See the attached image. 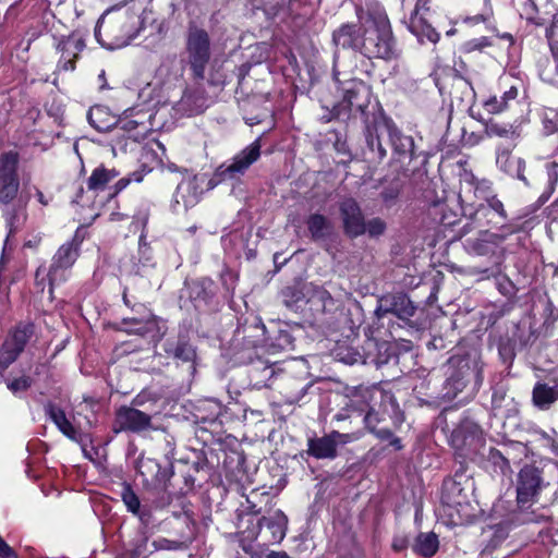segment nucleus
I'll return each mask as SVG.
<instances>
[{
  "label": "nucleus",
  "mask_w": 558,
  "mask_h": 558,
  "mask_svg": "<svg viewBox=\"0 0 558 558\" xmlns=\"http://www.w3.org/2000/svg\"><path fill=\"white\" fill-rule=\"evenodd\" d=\"M137 119H133L131 118L132 114H126L117 122L116 126L118 130L123 131L124 134L134 142L144 140L151 126L149 121L145 120L146 114L137 113Z\"/></svg>",
  "instance_id": "nucleus-25"
},
{
  "label": "nucleus",
  "mask_w": 558,
  "mask_h": 558,
  "mask_svg": "<svg viewBox=\"0 0 558 558\" xmlns=\"http://www.w3.org/2000/svg\"><path fill=\"white\" fill-rule=\"evenodd\" d=\"M143 178H144V170H141V171H134V172L130 173L128 177H124V178L120 179L114 184V193H113V195L120 193L131 182H142Z\"/></svg>",
  "instance_id": "nucleus-55"
},
{
  "label": "nucleus",
  "mask_w": 558,
  "mask_h": 558,
  "mask_svg": "<svg viewBox=\"0 0 558 558\" xmlns=\"http://www.w3.org/2000/svg\"><path fill=\"white\" fill-rule=\"evenodd\" d=\"M330 436L335 440V446L337 449L339 445H345L357 439L355 434H343L337 430H332Z\"/></svg>",
  "instance_id": "nucleus-62"
},
{
  "label": "nucleus",
  "mask_w": 558,
  "mask_h": 558,
  "mask_svg": "<svg viewBox=\"0 0 558 558\" xmlns=\"http://www.w3.org/2000/svg\"><path fill=\"white\" fill-rule=\"evenodd\" d=\"M186 61L184 59L177 60L175 58L169 60L167 63H163L160 68V72L167 71L169 75L172 76L174 81H181L184 75Z\"/></svg>",
  "instance_id": "nucleus-51"
},
{
  "label": "nucleus",
  "mask_w": 558,
  "mask_h": 558,
  "mask_svg": "<svg viewBox=\"0 0 558 558\" xmlns=\"http://www.w3.org/2000/svg\"><path fill=\"white\" fill-rule=\"evenodd\" d=\"M307 453L316 459L333 460L338 456V449L330 433L322 437H313L307 440Z\"/></svg>",
  "instance_id": "nucleus-26"
},
{
  "label": "nucleus",
  "mask_w": 558,
  "mask_h": 558,
  "mask_svg": "<svg viewBox=\"0 0 558 558\" xmlns=\"http://www.w3.org/2000/svg\"><path fill=\"white\" fill-rule=\"evenodd\" d=\"M8 388L13 393H17L20 391H25L32 386V379L28 376H22L20 378H15L14 380L8 383Z\"/></svg>",
  "instance_id": "nucleus-58"
},
{
  "label": "nucleus",
  "mask_w": 558,
  "mask_h": 558,
  "mask_svg": "<svg viewBox=\"0 0 558 558\" xmlns=\"http://www.w3.org/2000/svg\"><path fill=\"white\" fill-rule=\"evenodd\" d=\"M108 113L101 106L92 107L87 113L89 124L99 132H106L110 129L111 124L105 120Z\"/></svg>",
  "instance_id": "nucleus-47"
},
{
  "label": "nucleus",
  "mask_w": 558,
  "mask_h": 558,
  "mask_svg": "<svg viewBox=\"0 0 558 558\" xmlns=\"http://www.w3.org/2000/svg\"><path fill=\"white\" fill-rule=\"evenodd\" d=\"M256 536L257 532L255 530L250 531L247 536L240 539L241 547L251 558H266L269 550L264 545L253 542Z\"/></svg>",
  "instance_id": "nucleus-45"
},
{
  "label": "nucleus",
  "mask_w": 558,
  "mask_h": 558,
  "mask_svg": "<svg viewBox=\"0 0 558 558\" xmlns=\"http://www.w3.org/2000/svg\"><path fill=\"white\" fill-rule=\"evenodd\" d=\"M282 302L287 308L298 312L306 304L307 293H305V283L300 287H287L281 292Z\"/></svg>",
  "instance_id": "nucleus-38"
},
{
  "label": "nucleus",
  "mask_w": 558,
  "mask_h": 558,
  "mask_svg": "<svg viewBox=\"0 0 558 558\" xmlns=\"http://www.w3.org/2000/svg\"><path fill=\"white\" fill-rule=\"evenodd\" d=\"M342 101L333 107V117L345 119L357 114L367 123V108L371 104V87L361 80H349L341 83Z\"/></svg>",
  "instance_id": "nucleus-4"
},
{
  "label": "nucleus",
  "mask_w": 558,
  "mask_h": 558,
  "mask_svg": "<svg viewBox=\"0 0 558 558\" xmlns=\"http://www.w3.org/2000/svg\"><path fill=\"white\" fill-rule=\"evenodd\" d=\"M339 214L343 232L355 239L366 233V220L359 203L352 198H344L339 203Z\"/></svg>",
  "instance_id": "nucleus-13"
},
{
  "label": "nucleus",
  "mask_w": 558,
  "mask_h": 558,
  "mask_svg": "<svg viewBox=\"0 0 558 558\" xmlns=\"http://www.w3.org/2000/svg\"><path fill=\"white\" fill-rule=\"evenodd\" d=\"M119 174V171L114 168L109 169L100 165L93 170L87 180V187L90 191H102L107 184L113 181Z\"/></svg>",
  "instance_id": "nucleus-37"
},
{
  "label": "nucleus",
  "mask_w": 558,
  "mask_h": 558,
  "mask_svg": "<svg viewBox=\"0 0 558 558\" xmlns=\"http://www.w3.org/2000/svg\"><path fill=\"white\" fill-rule=\"evenodd\" d=\"M515 232L512 226H502L497 232L488 229L480 230L475 236H469L463 242L465 252L470 255L484 256L492 259L493 266L486 268L483 272L487 276L500 274V265L505 257L502 243L508 235Z\"/></svg>",
  "instance_id": "nucleus-3"
},
{
  "label": "nucleus",
  "mask_w": 558,
  "mask_h": 558,
  "mask_svg": "<svg viewBox=\"0 0 558 558\" xmlns=\"http://www.w3.org/2000/svg\"><path fill=\"white\" fill-rule=\"evenodd\" d=\"M210 38L206 29L190 24L185 37V61L193 78L202 81L210 61Z\"/></svg>",
  "instance_id": "nucleus-5"
},
{
  "label": "nucleus",
  "mask_w": 558,
  "mask_h": 558,
  "mask_svg": "<svg viewBox=\"0 0 558 558\" xmlns=\"http://www.w3.org/2000/svg\"><path fill=\"white\" fill-rule=\"evenodd\" d=\"M558 401V383L556 379L549 381H537L532 390V402L539 410H548Z\"/></svg>",
  "instance_id": "nucleus-24"
},
{
  "label": "nucleus",
  "mask_w": 558,
  "mask_h": 558,
  "mask_svg": "<svg viewBox=\"0 0 558 558\" xmlns=\"http://www.w3.org/2000/svg\"><path fill=\"white\" fill-rule=\"evenodd\" d=\"M513 398L507 396V389L502 385L494 388L492 395V408L495 415L504 414V411L510 412L513 410Z\"/></svg>",
  "instance_id": "nucleus-43"
},
{
  "label": "nucleus",
  "mask_w": 558,
  "mask_h": 558,
  "mask_svg": "<svg viewBox=\"0 0 558 558\" xmlns=\"http://www.w3.org/2000/svg\"><path fill=\"white\" fill-rule=\"evenodd\" d=\"M130 546V558H146L151 553L148 548V538L143 533L138 534Z\"/></svg>",
  "instance_id": "nucleus-49"
},
{
  "label": "nucleus",
  "mask_w": 558,
  "mask_h": 558,
  "mask_svg": "<svg viewBox=\"0 0 558 558\" xmlns=\"http://www.w3.org/2000/svg\"><path fill=\"white\" fill-rule=\"evenodd\" d=\"M336 355L339 361L349 365L365 364L367 362L365 354L352 347H339Z\"/></svg>",
  "instance_id": "nucleus-48"
},
{
  "label": "nucleus",
  "mask_w": 558,
  "mask_h": 558,
  "mask_svg": "<svg viewBox=\"0 0 558 558\" xmlns=\"http://www.w3.org/2000/svg\"><path fill=\"white\" fill-rule=\"evenodd\" d=\"M364 33L362 28L353 23L342 24L332 34V41L336 47L352 49L362 53Z\"/></svg>",
  "instance_id": "nucleus-20"
},
{
  "label": "nucleus",
  "mask_w": 558,
  "mask_h": 558,
  "mask_svg": "<svg viewBox=\"0 0 558 558\" xmlns=\"http://www.w3.org/2000/svg\"><path fill=\"white\" fill-rule=\"evenodd\" d=\"M138 256L143 266H149L153 262V250L146 242V233H141L138 240Z\"/></svg>",
  "instance_id": "nucleus-54"
},
{
  "label": "nucleus",
  "mask_w": 558,
  "mask_h": 558,
  "mask_svg": "<svg viewBox=\"0 0 558 558\" xmlns=\"http://www.w3.org/2000/svg\"><path fill=\"white\" fill-rule=\"evenodd\" d=\"M17 166V153L8 151L0 157V205L15 202L20 197Z\"/></svg>",
  "instance_id": "nucleus-9"
},
{
  "label": "nucleus",
  "mask_w": 558,
  "mask_h": 558,
  "mask_svg": "<svg viewBox=\"0 0 558 558\" xmlns=\"http://www.w3.org/2000/svg\"><path fill=\"white\" fill-rule=\"evenodd\" d=\"M122 324L125 326L124 330L129 333L144 335L147 331V328L138 318H123Z\"/></svg>",
  "instance_id": "nucleus-57"
},
{
  "label": "nucleus",
  "mask_w": 558,
  "mask_h": 558,
  "mask_svg": "<svg viewBox=\"0 0 558 558\" xmlns=\"http://www.w3.org/2000/svg\"><path fill=\"white\" fill-rule=\"evenodd\" d=\"M121 5H113L108 9L99 19L96 28V36L104 27L107 35L112 39L111 47H121Z\"/></svg>",
  "instance_id": "nucleus-23"
},
{
  "label": "nucleus",
  "mask_w": 558,
  "mask_h": 558,
  "mask_svg": "<svg viewBox=\"0 0 558 558\" xmlns=\"http://www.w3.org/2000/svg\"><path fill=\"white\" fill-rule=\"evenodd\" d=\"M462 482L451 480L445 482L442 488V502L449 507L458 508L468 504V496L463 493Z\"/></svg>",
  "instance_id": "nucleus-35"
},
{
  "label": "nucleus",
  "mask_w": 558,
  "mask_h": 558,
  "mask_svg": "<svg viewBox=\"0 0 558 558\" xmlns=\"http://www.w3.org/2000/svg\"><path fill=\"white\" fill-rule=\"evenodd\" d=\"M367 397H371L369 390H360L345 402L344 407L335 414L333 418L338 422H341L349 418L351 412H357L359 414L364 413V411L367 409Z\"/></svg>",
  "instance_id": "nucleus-36"
},
{
  "label": "nucleus",
  "mask_w": 558,
  "mask_h": 558,
  "mask_svg": "<svg viewBox=\"0 0 558 558\" xmlns=\"http://www.w3.org/2000/svg\"><path fill=\"white\" fill-rule=\"evenodd\" d=\"M28 199V196L20 195L15 202L0 205L2 217L9 231L8 238L21 230L25 225L27 219L26 207Z\"/></svg>",
  "instance_id": "nucleus-18"
},
{
  "label": "nucleus",
  "mask_w": 558,
  "mask_h": 558,
  "mask_svg": "<svg viewBox=\"0 0 558 558\" xmlns=\"http://www.w3.org/2000/svg\"><path fill=\"white\" fill-rule=\"evenodd\" d=\"M305 293H307L306 303H310L312 308L317 312H325L333 305L331 294L323 287L305 282Z\"/></svg>",
  "instance_id": "nucleus-33"
},
{
  "label": "nucleus",
  "mask_w": 558,
  "mask_h": 558,
  "mask_svg": "<svg viewBox=\"0 0 558 558\" xmlns=\"http://www.w3.org/2000/svg\"><path fill=\"white\" fill-rule=\"evenodd\" d=\"M485 132L488 136H497L515 141L520 137V133L515 126L509 123H500L495 120H489L485 124Z\"/></svg>",
  "instance_id": "nucleus-42"
},
{
  "label": "nucleus",
  "mask_w": 558,
  "mask_h": 558,
  "mask_svg": "<svg viewBox=\"0 0 558 558\" xmlns=\"http://www.w3.org/2000/svg\"><path fill=\"white\" fill-rule=\"evenodd\" d=\"M84 48L85 40L81 35L72 33L69 36H62L56 45V49L61 52L58 69L73 71L75 69V60Z\"/></svg>",
  "instance_id": "nucleus-17"
},
{
  "label": "nucleus",
  "mask_w": 558,
  "mask_h": 558,
  "mask_svg": "<svg viewBox=\"0 0 558 558\" xmlns=\"http://www.w3.org/2000/svg\"><path fill=\"white\" fill-rule=\"evenodd\" d=\"M485 202L481 203L473 213V219H484L488 213H492L493 217L500 221V228L507 226L505 223L507 219V213L504 204L496 196H484Z\"/></svg>",
  "instance_id": "nucleus-31"
},
{
  "label": "nucleus",
  "mask_w": 558,
  "mask_h": 558,
  "mask_svg": "<svg viewBox=\"0 0 558 558\" xmlns=\"http://www.w3.org/2000/svg\"><path fill=\"white\" fill-rule=\"evenodd\" d=\"M121 497H122V501L124 502L126 509L130 512H132L134 514H137L140 512V507H141L140 499L130 486L123 487Z\"/></svg>",
  "instance_id": "nucleus-53"
},
{
  "label": "nucleus",
  "mask_w": 558,
  "mask_h": 558,
  "mask_svg": "<svg viewBox=\"0 0 558 558\" xmlns=\"http://www.w3.org/2000/svg\"><path fill=\"white\" fill-rule=\"evenodd\" d=\"M384 128L383 123H373L366 124L365 129V141L369 150L375 155V157L379 160L384 159L387 155L386 149L384 148L380 137H379V129Z\"/></svg>",
  "instance_id": "nucleus-40"
},
{
  "label": "nucleus",
  "mask_w": 558,
  "mask_h": 558,
  "mask_svg": "<svg viewBox=\"0 0 558 558\" xmlns=\"http://www.w3.org/2000/svg\"><path fill=\"white\" fill-rule=\"evenodd\" d=\"M514 341L510 338H501L498 342V354L502 363L510 366L515 357Z\"/></svg>",
  "instance_id": "nucleus-50"
},
{
  "label": "nucleus",
  "mask_w": 558,
  "mask_h": 558,
  "mask_svg": "<svg viewBox=\"0 0 558 558\" xmlns=\"http://www.w3.org/2000/svg\"><path fill=\"white\" fill-rule=\"evenodd\" d=\"M451 446L457 458L475 461L482 449H485V438L481 426L470 420L462 421L450 437Z\"/></svg>",
  "instance_id": "nucleus-6"
},
{
  "label": "nucleus",
  "mask_w": 558,
  "mask_h": 558,
  "mask_svg": "<svg viewBox=\"0 0 558 558\" xmlns=\"http://www.w3.org/2000/svg\"><path fill=\"white\" fill-rule=\"evenodd\" d=\"M549 485L544 476V470L535 464H525L517 477V501L520 508L530 507L536 502L541 493Z\"/></svg>",
  "instance_id": "nucleus-7"
},
{
  "label": "nucleus",
  "mask_w": 558,
  "mask_h": 558,
  "mask_svg": "<svg viewBox=\"0 0 558 558\" xmlns=\"http://www.w3.org/2000/svg\"><path fill=\"white\" fill-rule=\"evenodd\" d=\"M271 345L279 351L293 350L294 338L288 330H279L274 338Z\"/></svg>",
  "instance_id": "nucleus-52"
},
{
  "label": "nucleus",
  "mask_w": 558,
  "mask_h": 558,
  "mask_svg": "<svg viewBox=\"0 0 558 558\" xmlns=\"http://www.w3.org/2000/svg\"><path fill=\"white\" fill-rule=\"evenodd\" d=\"M492 217H493L492 213H488L487 217L484 219H474V221L476 222V227H478L480 229H488V230L492 228H497L499 230L500 221H498L496 218H492Z\"/></svg>",
  "instance_id": "nucleus-63"
},
{
  "label": "nucleus",
  "mask_w": 558,
  "mask_h": 558,
  "mask_svg": "<svg viewBox=\"0 0 558 558\" xmlns=\"http://www.w3.org/2000/svg\"><path fill=\"white\" fill-rule=\"evenodd\" d=\"M78 252L80 243L75 240L66 242L58 248L47 274L51 289L66 280V271L74 265Z\"/></svg>",
  "instance_id": "nucleus-11"
},
{
  "label": "nucleus",
  "mask_w": 558,
  "mask_h": 558,
  "mask_svg": "<svg viewBox=\"0 0 558 558\" xmlns=\"http://www.w3.org/2000/svg\"><path fill=\"white\" fill-rule=\"evenodd\" d=\"M384 126L388 132L393 151L399 159L409 158L411 160L416 157L414 140L411 136L404 135L390 122L385 121Z\"/></svg>",
  "instance_id": "nucleus-22"
},
{
  "label": "nucleus",
  "mask_w": 558,
  "mask_h": 558,
  "mask_svg": "<svg viewBox=\"0 0 558 558\" xmlns=\"http://www.w3.org/2000/svg\"><path fill=\"white\" fill-rule=\"evenodd\" d=\"M260 141L256 140L239 151L231 160L220 165L214 174L217 182L234 180L242 177L247 169L260 157Z\"/></svg>",
  "instance_id": "nucleus-8"
},
{
  "label": "nucleus",
  "mask_w": 558,
  "mask_h": 558,
  "mask_svg": "<svg viewBox=\"0 0 558 558\" xmlns=\"http://www.w3.org/2000/svg\"><path fill=\"white\" fill-rule=\"evenodd\" d=\"M153 429L151 415L134 408L122 405L114 413L112 422V432L141 434Z\"/></svg>",
  "instance_id": "nucleus-10"
},
{
  "label": "nucleus",
  "mask_w": 558,
  "mask_h": 558,
  "mask_svg": "<svg viewBox=\"0 0 558 558\" xmlns=\"http://www.w3.org/2000/svg\"><path fill=\"white\" fill-rule=\"evenodd\" d=\"M189 296L194 303L195 308L209 305L215 296L214 281L204 278L192 282L189 287Z\"/></svg>",
  "instance_id": "nucleus-27"
},
{
  "label": "nucleus",
  "mask_w": 558,
  "mask_h": 558,
  "mask_svg": "<svg viewBox=\"0 0 558 558\" xmlns=\"http://www.w3.org/2000/svg\"><path fill=\"white\" fill-rule=\"evenodd\" d=\"M547 168V177L550 185H554L558 182V162L553 161L546 165Z\"/></svg>",
  "instance_id": "nucleus-64"
},
{
  "label": "nucleus",
  "mask_w": 558,
  "mask_h": 558,
  "mask_svg": "<svg viewBox=\"0 0 558 558\" xmlns=\"http://www.w3.org/2000/svg\"><path fill=\"white\" fill-rule=\"evenodd\" d=\"M496 165L508 175L526 183V179L523 174L525 161L520 157L511 155L508 149H502L497 154Z\"/></svg>",
  "instance_id": "nucleus-28"
},
{
  "label": "nucleus",
  "mask_w": 558,
  "mask_h": 558,
  "mask_svg": "<svg viewBox=\"0 0 558 558\" xmlns=\"http://www.w3.org/2000/svg\"><path fill=\"white\" fill-rule=\"evenodd\" d=\"M359 19L364 27L362 54L367 58H393L395 39L387 15L384 12H374L368 13L364 22L360 14Z\"/></svg>",
  "instance_id": "nucleus-2"
},
{
  "label": "nucleus",
  "mask_w": 558,
  "mask_h": 558,
  "mask_svg": "<svg viewBox=\"0 0 558 558\" xmlns=\"http://www.w3.org/2000/svg\"><path fill=\"white\" fill-rule=\"evenodd\" d=\"M45 413L64 436L71 440L77 441L80 433L66 418V415L62 409L49 402L45 405Z\"/></svg>",
  "instance_id": "nucleus-30"
},
{
  "label": "nucleus",
  "mask_w": 558,
  "mask_h": 558,
  "mask_svg": "<svg viewBox=\"0 0 558 558\" xmlns=\"http://www.w3.org/2000/svg\"><path fill=\"white\" fill-rule=\"evenodd\" d=\"M165 345L166 353L178 361L193 363L196 359L195 348L183 337L174 342L167 341Z\"/></svg>",
  "instance_id": "nucleus-34"
},
{
  "label": "nucleus",
  "mask_w": 558,
  "mask_h": 558,
  "mask_svg": "<svg viewBox=\"0 0 558 558\" xmlns=\"http://www.w3.org/2000/svg\"><path fill=\"white\" fill-rule=\"evenodd\" d=\"M444 368L446 379L439 395L444 401H452L469 385L476 392L483 384V363L476 353L454 354Z\"/></svg>",
  "instance_id": "nucleus-1"
},
{
  "label": "nucleus",
  "mask_w": 558,
  "mask_h": 558,
  "mask_svg": "<svg viewBox=\"0 0 558 558\" xmlns=\"http://www.w3.org/2000/svg\"><path fill=\"white\" fill-rule=\"evenodd\" d=\"M480 454L484 458V468L489 472L500 476L510 475L512 473V469L508 464L504 450L490 447L486 453L481 451Z\"/></svg>",
  "instance_id": "nucleus-29"
},
{
  "label": "nucleus",
  "mask_w": 558,
  "mask_h": 558,
  "mask_svg": "<svg viewBox=\"0 0 558 558\" xmlns=\"http://www.w3.org/2000/svg\"><path fill=\"white\" fill-rule=\"evenodd\" d=\"M33 333V324H21L8 336L0 349V373L16 361Z\"/></svg>",
  "instance_id": "nucleus-12"
},
{
  "label": "nucleus",
  "mask_w": 558,
  "mask_h": 558,
  "mask_svg": "<svg viewBox=\"0 0 558 558\" xmlns=\"http://www.w3.org/2000/svg\"><path fill=\"white\" fill-rule=\"evenodd\" d=\"M502 450L510 466L511 464L520 463L522 459L527 456L529 452L527 446L520 441H511L505 444Z\"/></svg>",
  "instance_id": "nucleus-46"
},
{
  "label": "nucleus",
  "mask_w": 558,
  "mask_h": 558,
  "mask_svg": "<svg viewBox=\"0 0 558 558\" xmlns=\"http://www.w3.org/2000/svg\"><path fill=\"white\" fill-rule=\"evenodd\" d=\"M506 107L507 104L502 100V97L499 99L497 97H493L485 102V108L490 113H499L506 109Z\"/></svg>",
  "instance_id": "nucleus-61"
},
{
  "label": "nucleus",
  "mask_w": 558,
  "mask_h": 558,
  "mask_svg": "<svg viewBox=\"0 0 558 558\" xmlns=\"http://www.w3.org/2000/svg\"><path fill=\"white\" fill-rule=\"evenodd\" d=\"M429 0H418L414 12L411 14L408 28L417 38L421 44L425 41L436 44L439 39V34L428 23L425 12L428 11L426 7Z\"/></svg>",
  "instance_id": "nucleus-15"
},
{
  "label": "nucleus",
  "mask_w": 558,
  "mask_h": 558,
  "mask_svg": "<svg viewBox=\"0 0 558 558\" xmlns=\"http://www.w3.org/2000/svg\"><path fill=\"white\" fill-rule=\"evenodd\" d=\"M439 547L438 536L433 533H420L415 538L413 550L426 558L433 557Z\"/></svg>",
  "instance_id": "nucleus-39"
},
{
  "label": "nucleus",
  "mask_w": 558,
  "mask_h": 558,
  "mask_svg": "<svg viewBox=\"0 0 558 558\" xmlns=\"http://www.w3.org/2000/svg\"><path fill=\"white\" fill-rule=\"evenodd\" d=\"M181 106L191 113L202 112L205 107V98L198 89L192 90L186 88L180 100Z\"/></svg>",
  "instance_id": "nucleus-44"
},
{
  "label": "nucleus",
  "mask_w": 558,
  "mask_h": 558,
  "mask_svg": "<svg viewBox=\"0 0 558 558\" xmlns=\"http://www.w3.org/2000/svg\"><path fill=\"white\" fill-rule=\"evenodd\" d=\"M307 230L314 241H322L329 238L333 232L331 220L325 215L315 213L306 219Z\"/></svg>",
  "instance_id": "nucleus-32"
},
{
  "label": "nucleus",
  "mask_w": 558,
  "mask_h": 558,
  "mask_svg": "<svg viewBox=\"0 0 558 558\" xmlns=\"http://www.w3.org/2000/svg\"><path fill=\"white\" fill-rule=\"evenodd\" d=\"M369 399V397H367V400ZM366 412L365 416H364V423H365V426L366 428L373 433L377 427V424L380 422V417H379V414L373 410L372 408H369V404L367 403V409L364 411Z\"/></svg>",
  "instance_id": "nucleus-59"
},
{
  "label": "nucleus",
  "mask_w": 558,
  "mask_h": 558,
  "mask_svg": "<svg viewBox=\"0 0 558 558\" xmlns=\"http://www.w3.org/2000/svg\"><path fill=\"white\" fill-rule=\"evenodd\" d=\"M276 375V367L274 364H266L258 361L251 369L252 378L256 379L254 386L257 389L270 387V379Z\"/></svg>",
  "instance_id": "nucleus-41"
},
{
  "label": "nucleus",
  "mask_w": 558,
  "mask_h": 558,
  "mask_svg": "<svg viewBox=\"0 0 558 558\" xmlns=\"http://www.w3.org/2000/svg\"><path fill=\"white\" fill-rule=\"evenodd\" d=\"M149 219V209L147 206H141L134 215V225L142 227V232L145 233V228Z\"/></svg>",
  "instance_id": "nucleus-60"
},
{
  "label": "nucleus",
  "mask_w": 558,
  "mask_h": 558,
  "mask_svg": "<svg viewBox=\"0 0 558 558\" xmlns=\"http://www.w3.org/2000/svg\"><path fill=\"white\" fill-rule=\"evenodd\" d=\"M385 230L386 222L381 218L375 217L366 221V233L372 238L381 235Z\"/></svg>",
  "instance_id": "nucleus-56"
},
{
  "label": "nucleus",
  "mask_w": 558,
  "mask_h": 558,
  "mask_svg": "<svg viewBox=\"0 0 558 558\" xmlns=\"http://www.w3.org/2000/svg\"><path fill=\"white\" fill-rule=\"evenodd\" d=\"M416 306L405 293H387L378 300L375 314L378 318L393 314L399 319L409 320L415 315Z\"/></svg>",
  "instance_id": "nucleus-14"
},
{
  "label": "nucleus",
  "mask_w": 558,
  "mask_h": 558,
  "mask_svg": "<svg viewBox=\"0 0 558 558\" xmlns=\"http://www.w3.org/2000/svg\"><path fill=\"white\" fill-rule=\"evenodd\" d=\"M288 518L281 510H276L269 517H262L257 527L268 543H280L287 533Z\"/></svg>",
  "instance_id": "nucleus-19"
},
{
  "label": "nucleus",
  "mask_w": 558,
  "mask_h": 558,
  "mask_svg": "<svg viewBox=\"0 0 558 558\" xmlns=\"http://www.w3.org/2000/svg\"><path fill=\"white\" fill-rule=\"evenodd\" d=\"M204 183L205 178L202 175L184 179L177 187L175 202H182L185 208L195 206L202 197Z\"/></svg>",
  "instance_id": "nucleus-21"
},
{
  "label": "nucleus",
  "mask_w": 558,
  "mask_h": 558,
  "mask_svg": "<svg viewBox=\"0 0 558 558\" xmlns=\"http://www.w3.org/2000/svg\"><path fill=\"white\" fill-rule=\"evenodd\" d=\"M138 474L146 487L162 490L172 475L171 469L162 468L155 459H141L137 465Z\"/></svg>",
  "instance_id": "nucleus-16"
}]
</instances>
